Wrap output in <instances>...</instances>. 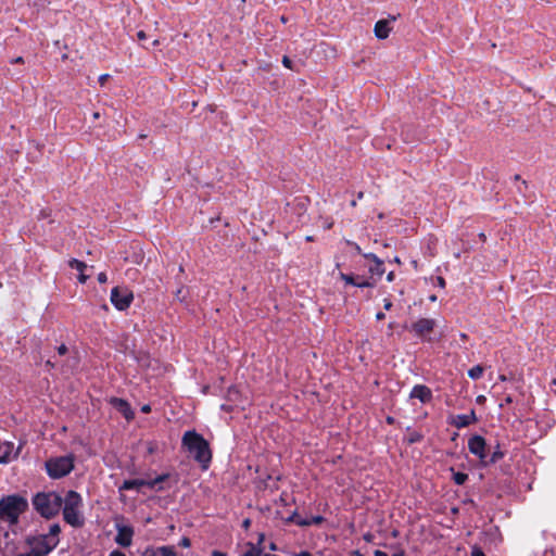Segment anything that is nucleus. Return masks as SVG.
Returning a JSON list of instances; mask_svg holds the SVG:
<instances>
[{
  "label": "nucleus",
  "instance_id": "obj_26",
  "mask_svg": "<svg viewBox=\"0 0 556 556\" xmlns=\"http://www.w3.org/2000/svg\"><path fill=\"white\" fill-rule=\"evenodd\" d=\"M376 276H371L369 278L363 279V277L358 281V288H375L377 285Z\"/></svg>",
  "mask_w": 556,
  "mask_h": 556
},
{
  "label": "nucleus",
  "instance_id": "obj_10",
  "mask_svg": "<svg viewBox=\"0 0 556 556\" xmlns=\"http://www.w3.org/2000/svg\"><path fill=\"white\" fill-rule=\"evenodd\" d=\"M468 450L477 456L482 463L488 457L485 439L479 434L472 435L468 441Z\"/></svg>",
  "mask_w": 556,
  "mask_h": 556
},
{
  "label": "nucleus",
  "instance_id": "obj_17",
  "mask_svg": "<svg viewBox=\"0 0 556 556\" xmlns=\"http://www.w3.org/2000/svg\"><path fill=\"white\" fill-rule=\"evenodd\" d=\"M280 519L283 520L285 523H294L300 527H307L308 522H306V518H302L296 510L292 511L291 514L285 516L280 511Z\"/></svg>",
  "mask_w": 556,
  "mask_h": 556
},
{
  "label": "nucleus",
  "instance_id": "obj_24",
  "mask_svg": "<svg viewBox=\"0 0 556 556\" xmlns=\"http://www.w3.org/2000/svg\"><path fill=\"white\" fill-rule=\"evenodd\" d=\"M503 457H504V453L500 450V445H497L496 450L490 455V457L489 458L486 457L484 459L483 465L486 466L490 464H495L498 460H501Z\"/></svg>",
  "mask_w": 556,
  "mask_h": 556
},
{
  "label": "nucleus",
  "instance_id": "obj_16",
  "mask_svg": "<svg viewBox=\"0 0 556 556\" xmlns=\"http://www.w3.org/2000/svg\"><path fill=\"white\" fill-rule=\"evenodd\" d=\"M409 397L418 399L421 403H427L432 399V392L427 386L417 384L410 391Z\"/></svg>",
  "mask_w": 556,
  "mask_h": 556
},
{
  "label": "nucleus",
  "instance_id": "obj_58",
  "mask_svg": "<svg viewBox=\"0 0 556 556\" xmlns=\"http://www.w3.org/2000/svg\"><path fill=\"white\" fill-rule=\"evenodd\" d=\"M429 300H430L431 302H435V301L438 300V298H437V295H435V294H431V295L429 296Z\"/></svg>",
  "mask_w": 556,
  "mask_h": 556
},
{
  "label": "nucleus",
  "instance_id": "obj_34",
  "mask_svg": "<svg viewBox=\"0 0 556 556\" xmlns=\"http://www.w3.org/2000/svg\"><path fill=\"white\" fill-rule=\"evenodd\" d=\"M323 521H324V517H321V516H314L311 519L306 518V522H308V526L320 525Z\"/></svg>",
  "mask_w": 556,
  "mask_h": 556
},
{
  "label": "nucleus",
  "instance_id": "obj_41",
  "mask_svg": "<svg viewBox=\"0 0 556 556\" xmlns=\"http://www.w3.org/2000/svg\"><path fill=\"white\" fill-rule=\"evenodd\" d=\"M435 281H437V285H438L440 288H445V286H446V281H445V279H444L442 276H437V277H435Z\"/></svg>",
  "mask_w": 556,
  "mask_h": 556
},
{
  "label": "nucleus",
  "instance_id": "obj_12",
  "mask_svg": "<svg viewBox=\"0 0 556 556\" xmlns=\"http://www.w3.org/2000/svg\"><path fill=\"white\" fill-rule=\"evenodd\" d=\"M110 403L116 410H118L125 417V419H134L135 414L130 407V404L126 400L119 397H112Z\"/></svg>",
  "mask_w": 556,
  "mask_h": 556
},
{
  "label": "nucleus",
  "instance_id": "obj_32",
  "mask_svg": "<svg viewBox=\"0 0 556 556\" xmlns=\"http://www.w3.org/2000/svg\"><path fill=\"white\" fill-rule=\"evenodd\" d=\"M528 188H529L528 181L521 180L520 186H518V188H517L518 193L521 194L523 198H529V195L527 194Z\"/></svg>",
  "mask_w": 556,
  "mask_h": 556
},
{
  "label": "nucleus",
  "instance_id": "obj_25",
  "mask_svg": "<svg viewBox=\"0 0 556 556\" xmlns=\"http://www.w3.org/2000/svg\"><path fill=\"white\" fill-rule=\"evenodd\" d=\"M261 547L252 543H247V551L241 556H261Z\"/></svg>",
  "mask_w": 556,
  "mask_h": 556
},
{
  "label": "nucleus",
  "instance_id": "obj_18",
  "mask_svg": "<svg viewBox=\"0 0 556 556\" xmlns=\"http://www.w3.org/2000/svg\"><path fill=\"white\" fill-rule=\"evenodd\" d=\"M476 421H477L476 413H475V410H471L470 414H467V415H465V414L457 415L455 418V421H454V426L456 428H465Z\"/></svg>",
  "mask_w": 556,
  "mask_h": 556
},
{
  "label": "nucleus",
  "instance_id": "obj_45",
  "mask_svg": "<svg viewBox=\"0 0 556 556\" xmlns=\"http://www.w3.org/2000/svg\"><path fill=\"white\" fill-rule=\"evenodd\" d=\"M137 38H138L139 41H144L147 39V35H146V33L143 30H139L137 33Z\"/></svg>",
  "mask_w": 556,
  "mask_h": 556
},
{
  "label": "nucleus",
  "instance_id": "obj_47",
  "mask_svg": "<svg viewBox=\"0 0 556 556\" xmlns=\"http://www.w3.org/2000/svg\"><path fill=\"white\" fill-rule=\"evenodd\" d=\"M109 77H110V76H109V74H103V75H101V76L99 77V83H100L101 85H104V83L108 80V78H109Z\"/></svg>",
  "mask_w": 556,
  "mask_h": 556
},
{
  "label": "nucleus",
  "instance_id": "obj_9",
  "mask_svg": "<svg viewBox=\"0 0 556 556\" xmlns=\"http://www.w3.org/2000/svg\"><path fill=\"white\" fill-rule=\"evenodd\" d=\"M132 299V292L127 288L115 287L111 291V302L119 311L128 308Z\"/></svg>",
  "mask_w": 556,
  "mask_h": 556
},
{
  "label": "nucleus",
  "instance_id": "obj_20",
  "mask_svg": "<svg viewBox=\"0 0 556 556\" xmlns=\"http://www.w3.org/2000/svg\"><path fill=\"white\" fill-rule=\"evenodd\" d=\"M281 62L286 68H289L293 72L299 73L301 67H303V62L301 59H292L289 55H283Z\"/></svg>",
  "mask_w": 556,
  "mask_h": 556
},
{
  "label": "nucleus",
  "instance_id": "obj_55",
  "mask_svg": "<svg viewBox=\"0 0 556 556\" xmlns=\"http://www.w3.org/2000/svg\"><path fill=\"white\" fill-rule=\"evenodd\" d=\"M384 317H386V315H384V313H382V312H379V313H377V315H376V318H377L378 320H382V319H384Z\"/></svg>",
  "mask_w": 556,
  "mask_h": 556
},
{
  "label": "nucleus",
  "instance_id": "obj_60",
  "mask_svg": "<svg viewBox=\"0 0 556 556\" xmlns=\"http://www.w3.org/2000/svg\"><path fill=\"white\" fill-rule=\"evenodd\" d=\"M60 355H65L68 350H58Z\"/></svg>",
  "mask_w": 556,
  "mask_h": 556
},
{
  "label": "nucleus",
  "instance_id": "obj_35",
  "mask_svg": "<svg viewBox=\"0 0 556 556\" xmlns=\"http://www.w3.org/2000/svg\"><path fill=\"white\" fill-rule=\"evenodd\" d=\"M175 298L180 302H184L186 300V291L184 290L182 287L176 291Z\"/></svg>",
  "mask_w": 556,
  "mask_h": 556
},
{
  "label": "nucleus",
  "instance_id": "obj_56",
  "mask_svg": "<svg viewBox=\"0 0 556 556\" xmlns=\"http://www.w3.org/2000/svg\"><path fill=\"white\" fill-rule=\"evenodd\" d=\"M16 556H33V549L30 548V552L27 553H18Z\"/></svg>",
  "mask_w": 556,
  "mask_h": 556
},
{
  "label": "nucleus",
  "instance_id": "obj_48",
  "mask_svg": "<svg viewBox=\"0 0 556 556\" xmlns=\"http://www.w3.org/2000/svg\"><path fill=\"white\" fill-rule=\"evenodd\" d=\"M141 412L144 413V414H149L151 412V406L149 404H144L141 407Z\"/></svg>",
  "mask_w": 556,
  "mask_h": 556
},
{
  "label": "nucleus",
  "instance_id": "obj_54",
  "mask_svg": "<svg viewBox=\"0 0 556 556\" xmlns=\"http://www.w3.org/2000/svg\"><path fill=\"white\" fill-rule=\"evenodd\" d=\"M294 556H312L311 553L306 552V551H303V552H300L298 554H294Z\"/></svg>",
  "mask_w": 556,
  "mask_h": 556
},
{
  "label": "nucleus",
  "instance_id": "obj_50",
  "mask_svg": "<svg viewBox=\"0 0 556 556\" xmlns=\"http://www.w3.org/2000/svg\"><path fill=\"white\" fill-rule=\"evenodd\" d=\"M394 279H395V274H394V271H390V273L387 275V280H388L389 282H392Z\"/></svg>",
  "mask_w": 556,
  "mask_h": 556
},
{
  "label": "nucleus",
  "instance_id": "obj_63",
  "mask_svg": "<svg viewBox=\"0 0 556 556\" xmlns=\"http://www.w3.org/2000/svg\"><path fill=\"white\" fill-rule=\"evenodd\" d=\"M393 556H405L404 552H399L396 554H394Z\"/></svg>",
  "mask_w": 556,
  "mask_h": 556
},
{
  "label": "nucleus",
  "instance_id": "obj_61",
  "mask_svg": "<svg viewBox=\"0 0 556 556\" xmlns=\"http://www.w3.org/2000/svg\"><path fill=\"white\" fill-rule=\"evenodd\" d=\"M249 525H250V520H249V519H245V520L243 521V526H244V527H249Z\"/></svg>",
  "mask_w": 556,
  "mask_h": 556
},
{
  "label": "nucleus",
  "instance_id": "obj_59",
  "mask_svg": "<svg viewBox=\"0 0 556 556\" xmlns=\"http://www.w3.org/2000/svg\"><path fill=\"white\" fill-rule=\"evenodd\" d=\"M279 502L280 505H287L286 500L282 496H280Z\"/></svg>",
  "mask_w": 556,
  "mask_h": 556
},
{
  "label": "nucleus",
  "instance_id": "obj_6",
  "mask_svg": "<svg viewBox=\"0 0 556 556\" xmlns=\"http://www.w3.org/2000/svg\"><path fill=\"white\" fill-rule=\"evenodd\" d=\"M47 473L52 479H61L74 469V456L65 455L52 457L45 464Z\"/></svg>",
  "mask_w": 556,
  "mask_h": 556
},
{
  "label": "nucleus",
  "instance_id": "obj_4",
  "mask_svg": "<svg viewBox=\"0 0 556 556\" xmlns=\"http://www.w3.org/2000/svg\"><path fill=\"white\" fill-rule=\"evenodd\" d=\"M63 519L66 523L74 528H80L85 523V519L79 511L83 506V498L76 491H68L63 500Z\"/></svg>",
  "mask_w": 556,
  "mask_h": 556
},
{
  "label": "nucleus",
  "instance_id": "obj_49",
  "mask_svg": "<svg viewBox=\"0 0 556 556\" xmlns=\"http://www.w3.org/2000/svg\"><path fill=\"white\" fill-rule=\"evenodd\" d=\"M109 556H126V555L123 552L115 549V551L111 552Z\"/></svg>",
  "mask_w": 556,
  "mask_h": 556
},
{
  "label": "nucleus",
  "instance_id": "obj_43",
  "mask_svg": "<svg viewBox=\"0 0 556 556\" xmlns=\"http://www.w3.org/2000/svg\"><path fill=\"white\" fill-rule=\"evenodd\" d=\"M98 281H99L100 283H105V282L108 281V276H106V274H105V273H100V274L98 275Z\"/></svg>",
  "mask_w": 556,
  "mask_h": 556
},
{
  "label": "nucleus",
  "instance_id": "obj_62",
  "mask_svg": "<svg viewBox=\"0 0 556 556\" xmlns=\"http://www.w3.org/2000/svg\"><path fill=\"white\" fill-rule=\"evenodd\" d=\"M511 401H513V400H511V397H510V396H507V397L505 399V403H507V404L511 403Z\"/></svg>",
  "mask_w": 556,
  "mask_h": 556
},
{
  "label": "nucleus",
  "instance_id": "obj_11",
  "mask_svg": "<svg viewBox=\"0 0 556 556\" xmlns=\"http://www.w3.org/2000/svg\"><path fill=\"white\" fill-rule=\"evenodd\" d=\"M396 20L395 16H390L389 18H382L376 22L374 27L375 36L379 40H384L389 37L391 30H392V22Z\"/></svg>",
  "mask_w": 556,
  "mask_h": 556
},
{
  "label": "nucleus",
  "instance_id": "obj_28",
  "mask_svg": "<svg viewBox=\"0 0 556 556\" xmlns=\"http://www.w3.org/2000/svg\"><path fill=\"white\" fill-rule=\"evenodd\" d=\"M61 532V527L59 523H53L50 526V529H49V533L47 535H49V540L51 539H59V534Z\"/></svg>",
  "mask_w": 556,
  "mask_h": 556
},
{
  "label": "nucleus",
  "instance_id": "obj_3",
  "mask_svg": "<svg viewBox=\"0 0 556 556\" xmlns=\"http://www.w3.org/2000/svg\"><path fill=\"white\" fill-rule=\"evenodd\" d=\"M28 508L26 498L21 495L12 494L3 496L0 500V520H5L10 525H15L22 515Z\"/></svg>",
  "mask_w": 556,
  "mask_h": 556
},
{
  "label": "nucleus",
  "instance_id": "obj_46",
  "mask_svg": "<svg viewBox=\"0 0 556 556\" xmlns=\"http://www.w3.org/2000/svg\"><path fill=\"white\" fill-rule=\"evenodd\" d=\"M549 391L556 395V379L552 380L549 384Z\"/></svg>",
  "mask_w": 556,
  "mask_h": 556
},
{
  "label": "nucleus",
  "instance_id": "obj_2",
  "mask_svg": "<svg viewBox=\"0 0 556 556\" xmlns=\"http://www.w3.org/2000/svg\"><path fill=\"white\" fill-rule=\"evenodd\" d=\"M63 504V498L56 492H40L33 497L35 510L46 519L55 517Z\"/></svg>",
  "mask_w": 556,
  "mask_h": 556
},
{
  "label": "nucleus",
  "instance_id": "obj_27",
  "mask_svg": "<svg viewBox=\"0 0 556 556\" xmlns=\"http://www.w3.org/2000/svg\"><path fill=\"white\" fill-rule=\"evenodd\" d=\"M483 371H484V368L481 365H477L468 370V376L471 379L477 380V379L481 378V376L483 375Z\"/></svg>",
  "mask_w": 556,
  "mask_h": 556
},
{
  "label": "nucleus",
  "instance_id": "obj_57",
  "mask_svg": "<svg viewBox=\"0 0 556 556\" xmlns=\"http://www.w3.org/2000/svg\"><path fill=\"white\" fill-rule=\"evenodd\" d=\"M513 179H514L515 181H520V182H521V180H522V179H521V176H520V175H518V174H516V175L513 177Z\"/></svg>",
  "mask_w": 556,
  "mask_h": 556
},
{
  "label": "nucleus",
  "instance_id": "obj_14",
  "mask_svg": "<svg viewBox=\"0 0 556 556\" xmlns=\"http://www.w3.org/2000/svg\"><path fill=\"white\" fill-rule=\"evenodd\" d=\"M142 556H177L175 547L165 545L160 547L148 546Z\"/></svg>",
  "mask_w": 556,
  "mask_h": 556
},
{
  "label": "nucleus",
  "instance_id": "obj_40",
  "mask_svg": "<svg viewBox=\"0 0 556 556\" xmlns=\"http://www.w3.org/2000/svg\"><path fill=\"white\" fill-rule=\"evenodd\" d=\"M285 218L292 226V218H294V208H289V214H285Z\"/></svg>",
  "mask_w": 556,
  "mask_h": 556
},
{
  "label": "nucleus",
  "instance_id": "obj_33",
  "mask_svg": "<svg viewBox=\"0 0 556 556\" xmlns=\"http://www.w3.org/2000/svg\"><path fill=\"white\" fill-rule=\"evenodd\" d=\"M169 478V473H162L154 478V483L162 485Z\"/></svg>",
  "mask_w": 556,
  "mask_h": 556
},
{
  "label": "nucleus",
  "instance_id": "obj_36",
  "mask_svg": "<svg viewBox=\"0 0 556 556\" xmlns=\"http://www.w3.org/2000/svg\"><path fill=\"white\" fill-rule=\"evenodd\" d=\"M179 546L188 548L191 546V540L188 536H182L178 543Z\"/></svg>",
  "mask_w": 556,
  "mask_h": 556
},
{
  "label": "nucleus",
  "instance_id": "obj_31",
  "mask_svg": "<svg viewBox=\"0 0 556 556\" xmlns=\"http://www.w3.org/2000/svg\"><path fill=\"white\" fill-rule=\"evenodd\" d=\"M143 486H147V488H149L151 490H155V491H163L164 490L163 485H157L156 483H154V479L144 480Z\"/></svg>",
  "mask_w": 556,
  "mask_h": 556
},
{
  "label": "nucleus",
  "instance_id": "obj_1",
  "mask_svg": "<svg viewBox=\"0 0 556 556\" xmlns=\"http://www.w3.org/2000/svg\"><path fill=\"white\" fill-rule=\"evenodd\" d=\"M182 446L202 465L204 469L208 467L212 460V452L208 442L194 430L185 432L182 437Z\"/></svg>",
  "mask_w": 556,
  "mask_h": 556
},
{
  "label": "nucleus",
  "instance_id": "obj_42",
  "mask_svg": "<svg viewBox=\"0 0 556 556\" xmlns=\"http://www.w3.org/2000/svg\"><path fill=\"white\" fill-rule=\"evenodd\" d=\"M348 244L352 245L357 254H359V255L364 254L361 247L357 243L348 241Z\"/></svg>",
  "mask_w": 556,
  "mask_h": 556
},
{
  "label": "nucleus",
  "instance_id": "obj_37",
  "mask_svg": "<svg viewBox=\"0 0 556 556\" xmlns=\"http://www.w3.org/2000/svg\"><path fill=\"white\" fill-rule=\"evenodd\" d=\"M362 256L372 263L381 260L375 253H364Z\"/></svg>",
  "mask_w": 556,
  "mask_h": 556
},
{
  "label": "nucleus",
  "instance_id": "obj_64",
  "mask_svg": "<svg viewBox=\"0 0 556 556\" xmlns=\"http://www.w3.org/2000/svg\"><path fill=\"white\" fill-rule=\"evenodd\" d=\"M261 556H276L274 554H263V551L261 549Z\"/></svg>",
  "mask_w": 556,
  "mask_h": 556
},
{
  "label": "nucleus",
  "instance_id": "obj_21",
  "mask_svg": "<svg viewBox=\"0 0 556 556\" xmlns=\"http://www.w3.org/2000/svg\"><path fill=\"white\" fill-rule=\"evenodd\" d=\"M144 484V479H130L125 480L123 484L119 486V490L122 491H128V490H139Z\"/></svg>",
  "mask_w": 556,
  "mask_h": 556
},
{
  "label": "nucleus",
  "instance_id": "obj_38",
  "mask_svg": "<svg viewBox=\"0 0 556 556\" xmlns=\"http://www.w3.org/2000/svg\"><path fill=\"white\" fill-rule=\"evenodd\" d=\"M362 256L372 263L381 260L375 253H364Z\"/></svg>",
  "mask_w": 556,
  "mask_h": 556
},
{
  "label": "nucleus",
  "instance_id": "obj_39",
  "mask_svg": "<svg viewBox=\"0 0 556 556\" xmlns=\"http://www.w3.org/2000/svg\"><path fill=\"white\" fill-rule=\"evenodd\" d=\"M471 556H485V555L480 547L473 546V548L471 551Z\"/></svg>",
  "mask_w": 556,
  "mask_h": 556
},
{
  "label": "nucleus",
  "instance_id": "obj_8",
  "mask_svg": "<svg viewBox=\"0 0 556 556\" xmlns=\"http://www.w3.org/2000/svg\"><path fill=\"white\" fill-rule=\"evenodd\" d=\"M27 545L33 549V556H47L59 544V539L49 540V535H35L26 539Z\"/></svg>",
  "mask_w": 556,
  "mask_h": 556
},
{
  "label": "nucleus",
  "instance_id": "obj_7",
  "mask_svg": "<svg viewBox=\"0 0 556 556\" xmlns=\"http://www.w3.org/2000/svg\"><path fill=\"white\" fill-rule=\"evenodd\" d=\"M309 199L305 195L286 198L285 214H289V208H294V218H292V228H299L307 222L306 211Z\"/></svg>",
  "mask_w": 556,
  "mask_h": 556
},
{
  "label": "nucleus",
  "instance_id": "obj_53",
  "mask_svg": "<svg viewBox=\"0 0 556 556\" xmlns=\"http://www.w3.org/2000/svg\"><path fill=\"white\" fill-rule=\"evenodd\" d=\"M375 556H388V554L386 552L380 551V549H376L375 551Z\"/></svg>",
  "mask_w": 556,
  "mask_h": 556
},
{
  "label": "nucleus",
  "instance_id": "obj_13",
  "mask_svg": "<svg viewBox=\"0 0 556 556\" xmlns=\"http://www.w3.org/2000/svg\"><path fill=\"white\" fill-rule=\"evenodd\" d=\"M0 451H2V453L0 454V465H7L12 460L16 459L18 456V451L14 452L13 442H3Z\"/></svg>",
  "mask_w": 556,
  "mask_h": 556
},
{
  "label": "nucleus",
  "instance_id": "obj_23",
  "mask_svg": "<svg viewBox=\"0 0 556 556\" xmlns=\"http://www.w3.org/2000/svg\"><path fill=\"white\" fill-rule=\"evenodd\" d=\"M361 278H362V276L353 274V273H351V274L340 273L341 280H343L346 285L354 286L357 288H358V285H359L358 281Z\"/></svg>",
  "mask_w": 556,
  "mask_h": 556
},
{
  "label": "nucleus",
  "instance_id": "obj_30",
  "mask_svg": "<svg viewBox=\"0 0 556 556\" xmlns=\"http://www.w3.org/2000/svg\"><path fill=\"white\" fill-rule=\"evenodd\" d=\"M424 439V435L417 431H413L412 433H409L408 438H407V442L409 444H414V443H417V442H420L421 440Z\"/></svg>",
  "mask_w": 556,
  "mask_h": 556
},
{
  "label": "nucleus",
  "instance_id": "obj_5",
  "mask_svg": "<svg viewBox=\"0 0 556 556\" xmlns=\"http://www.w3.org/2000/svg\"><path fill=\"white\" fill-rule=\"evenodd\" d=\"M406 328L415 337L427 343L437 342L442 334L438 330L437 320L432 318H419L418 320L413 321L410 326H407Z\"/></svg>",
  "mask_w": 556,
  "mask_h": 556
},
{
  "label": "nucleus",
  "instance_id": "obj_15",
  "mask_svg": "<svg viewBox=\"0 0 556 556\" xmlns=\"http://www.w3.org/2000/svg\"><path fill=\"white\" fill-rule=\"evenodd\" d=\"M134 530L130 527L124 526L118 528L115 536V542L123 547H128L132 542Z\"/></svg>",
  "mask_w": 556,
  "mask_h": 556
},
{
  "label": "nucleus",
  "instance_id": "obj_51",
  "mask_svg": "<svg viewBox=\"0 0 556 556\" xmlns=\"http://www.w3.org/2000/svg\"><path fill=\"white\" fill-rule=\"evenodd\" d=\"M476 401L478 404H483L486 401V399L484 395H479Z\"/></svg>",
  "mask_w": 556,
  "mask_h": 556
},
{
  "label": "nucleus",
  "instance_id": "obj_44",
  "mask_svg": "<svg viewBox=\"0 0 556 556\" xmlns=\"http://www.w3.org/2000/svg\"><path fill=\"white\" fill-rule=\"evenodd\" d=\"M383 302H384V304H383V308H384L386 311H390V309L392 308V306H393V304H392L391 300H389V299H384V301H383Z\"/></svg>",
  "mask_w": 556,
  "mask_h": 556
},
{
  "label": "nucleus",
  "instance_id": "obj_19",
  "mask_svg": "<svg viewBox=\"0 0 556 556\" xmlns=\"http://www.w3.org/2000/svg\"><path fill=\"white\" fill-rule=\"evenodd\" d=\"M68 264L71 268L79 271L78 281L80 283H85L89 278V276L85 274V270L87 269V264L76 258L71 260Z\"/></svg>",
  "mask_w": 556,
  "mask_h": 556
},
{
  "label": "nucleus",
  "instance_id": "obj_52",
  "mask_svg": "<svg viewBox=\"0 0 556 556\" xmlns=\"http://www.w3.org/2000/svg\"><path fill=\"white\" fill-rule=\"evenodd\" d=\"M211 556H226V554L224 552H220V551H213Z\"/></svg>",
  "mask_w": 556,
  "mask_h": 556
},
{
  "label": "nucleus",
  "instance_id": "obj_29",
  "mask_svg": "<svg viewBox=\"0 0 556 556\" xmlns=\"http://www.w3.org/2000/svg\"><path fill=\"white\" fill-rule=\"evenodd\" d=\"M453 480L456 484L462 485L468 480V475L465 472H455Z\"/></svg>",
  "mask_w": 556,
  "mask_h": 556
},
{
  "label": "nucleus",
  "instance_id": "obj_22",
  "mask_svg": "<svg viewBox=\"0 0 556 556\" xmlns=\"http://www.w3.org/2000/svg\"><path fill=\"white\" fill-rule=\"evenodd\" d=\"M368 271L371 276H377L380 278L386 269H384V263L382 260L375 262L372 265L369 266Z\"/></svg>",
  "mask_w": 556,
  "mask_h": 556
}]
</instances>
